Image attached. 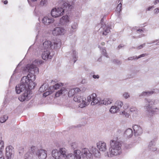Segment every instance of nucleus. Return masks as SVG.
Listing matches in <instances>:
<instances>
[{"label":"nucleus","mask_w":159,"mask_h":159,"mask_svg":"<svg viewBox=\"0 0 159 159\" xmlns=\"http://www.w3.org/2000/svg\"><path fill=\"white\" fill-rule=\"evenodd\" d=\"M36 85L34 81H32L27 76H24L22 78L20 83L16 86V92L17 93L19 94L25 90L26 91L28 89H33Z\"/></svg>","instance_id":"obj_1"},{"label":"nucleus","mask_w":159,"mask_h":159,"mask_svg":"<svg viewBox=\"0 0 159 159\" xmlns=\"http://www.w3.org/2000/svg\"><path fill=\"white\" fill-rule=\"evenodd\" d=\"M121 142L117 140H111L110 142L108 157H112L119 155L121 153Z\"/></svg>","instance_id":"obj_2"},{"label":"nucleus","mask_w":159,"mask_h":159,"mask_svg":"<svg viewBox=\"0 0 159 159\" xmlns=\"http://www.w3.org/2000/svg\"><path fill=\"white\" fill-rule=\"evenodd\" d=\"M144 102L145 104L144 107L147 113L150 116H152L155 114L159 113V108H152L151 105L155 104V100L154 99L145 98Z\"/></svg>","instance_id":"obj_3"},{"label":"nucleus","mask_w":159,"mask_h":159,"mask_svg":"<svg viewBox=\"0 0 159 159\" xmlns=\"http://www.w3.org/2000/svg\"><path fill=\"white\" fill-rule=\"evenodd\" d=\"M24 70L29 72L27 77L33 81L36 79L35 75L38 74L39 72V68L36 67V65L34 64L33 62L32 64H27L24 68Z\"/></svg>","instance_id":"obj_4"},{"label":"nucleus","mask_w":159,"mask_h":159,"mask_svg":"<svg viewBox=\"0 0 159 159\" xmlns=\"http://www.w3.org/2000/svg\"><path fill=\"white\" fill-rule=\"evenodd\" d=\"M61 46L60 42H52L49 40H46L43 43V48L45 49H57Z\"/></svg>","instance_id":"obj_5"},{"label":"nucleus","mask_w":159,"mask_h":159,"mask_svg":"<svg viewBox=\"0 0 159 159\" xmlns=\"http://www.w3.org/2000/svg\"><path fill=\"white\" fill-rule=\"evenodd\" d=\"M67 151L64 148H60L59 150L54 149L52 151V157L55 159H61L66 156Z\"/></svg>","instance_id":"obj_6"},{"label":"nucleus","mask_w":159,"mask_h":159,"mask_svg":"<svg viewBox=\"0 0 159 159\" xmlns=\"http://www.w3.org/2000/svg\"><path fill=\"white\" fill-rule=\"evenodd\" d=\"M87 102H86V105L88 104L90 102H91V104L92 105H94L98 104V102L100 101V98H97L96 94L95 93H93L91 95L89 96L87 98Z\"/></svg>","instance_id":"obj_7"},{"label":"nucleus","mask_w":159,"mask_h":159,"mask_svg":"<svg viewBox=\"0 0 159 159\" xmlns=\"http://www.w3.org/2000/svg\"><path fill=\"white\" fill-rule=\"evenodd\" d=\"M31 91L28 89L25 91L23 94L18 98V99L21 102L28 101L31 98Z\"/></svg>","instance_id":"obj_8"},{"label":"nucleus","mask_w":159,"mask_h":159,"mask_svg":"<svg viewBox=\"0 0 159 159\" xmlns=\"http://www.w3.org/2000/svg\"><path fill=\"white\" fill-rule=\"evenodd\" d=\"M74 100L75 102L80 103L79 105V107L81 108L84 107L86 105L85 101L86 98L83 96H81L80 94L75 96L74 98Z\"/></svg>","instance_id":"obj_9"},{"label":"nucleus","mask_w":159,"mask_h":159,"mask_svg":"<svg viewBox=\"0 0 159 159\" xmlns=\"http://www.w3.org/2000/svg\"><path fill=\"white\" fill-rule=\"evenodd\" d=\"M64 13L63 9L59 7L55 8L52 10L51 15L53 17H57L63 15Z\"/></svg>","instance_id":"obj_10"},{"label":"nucleus","mask_w":159,"mask_h":159,"mask_svg":"<svg viewBox=\"0 0 159 159\" xmlns=\"http://www.w3.org/2000/svg\"><path fill=\"white\" fill-rule=\"evenodd\" d=\"M6 152L7 159H11L13 157L14 152L12 146L7 147L6 148Z\"/></svg>","instance_id":"obj_11"},{"label":"nucleus","mask_w":159,"mask_h":159,"mask_svg":"<svg viewBox=\"0 0 159 159\" xmlns=\"http://www.w3.org/2000/svg\"><path fill=\"white\" fill-rule=\"evenodd\" d=\"M74 154L70 153L73 159H84L83 157L82 151L79 150H76L74 151Z\"/></svg>","instance_id":"obj_12"},{"label":"nucleus","mask_w":159,"mask_h":159,"mask_svg":"<svg viewBox=\"0 0 159 159\" xmlns=\"http://www.w3.org/2000/svg\"><path fill=\"white\" fill-rule=\"evenodd\" d=\"M39 159H45L47 157V151L43 149L38 150L36 153Z\"/></svg>","instance_id":"obj_13"},{"label":"nucleus","mask_w":159,"mask_h":159,"mask_svg":"<svg viewBox=\"0 0 159 159\" xmlns=\"http://www.w3.org/2000/svg\"><path fill=\"white\" fill-rule=\"evenodd\" d=\"M65 33V30L63 28L57 27L53 30L52 33L54 35H61L64 34Z\"/></svg>","instance_id":"obj_14"},{"label":"nucleus","mask_w":159,"mask_h":159,"mask_svg":"<svg viewBox=\"0 0 159 159\" xmlns=\"http://www.w3.org/2000/svg\"><path fill=\"white\" fill-rule=\"evenodd\" d=\"M97 147L99 151L105 152L107 150L106 144L104 142L99 141L96 144Z\"/></svg>","instance_id":"obj_15"},{"label":"nucleus","mask_w":159,"mask_h":159,"mask_svg":"<svg viewBox=\"0 0 159 159\" xmlns=\"http://www.w3.org/2000/svg\"><path fill=\"white\" fill-rule=\"evenodd\" d=\"M84 159L86 158L87 159H91L92 157V153L87 148H84L82 150Z\"/></svg>","instance_id":"obj_16"},{"label":"nucleus","mask_w":159,"mask_h":159,"mask_svg":"<svg viewBox=\"0 0 159 159\" xmlns=\"http://www.w3.org/2000/svg\"><path fill=\"white\" fill-rule=\"evenodd\" d=\"M134 131V135L135 136L140 135L143 133L142 128L138 125H134L133 127Z\"/></svg>","instance_id":"obj_17"},{"label":"nucleus","mask_w":159,"mask_h":159,"mask_svg":"<svg viewBox=\"0 0 159 159\" xmlns=\"http://www.w3.org/2000/svg\"><path fill=\"white\" fill-rule=\"evenodd\" d=\"M159 93V89H154L153 90L148 91H144L141 93L140 95L139 96H149L153 94V93Z\"/></svg>","instance_id":"obj_18"},{"label":"nucleus","mask_w":159,"mask_h":159,"mask_svg":"<svg viewBox=\"0 0 159 159\" xmlns=\"http://www.w3.org/2000/svg\"><path fill=\"white\" fill-rule=\"evenodd\" d=\"M51 53L49 50H46V51H44L42 55V58L44 60H47L48 59H51L52 57L53 54L51 55Z\"/></svg>","instance_id":"obj_19"},{"label":"nucleus","mask_w":159,"mask_h":159,"mask_svg":"<svg viewBox=\"0 0 159 159\" xmlns=\"http://www.w3.org/2000/svg\"><path fill=\"white\" fill-rule=\"evenodd\" d=\"M54 21V19L47 16L44 17L42 20L43 23L46 25H48L53 23Z\"/></svg>","instance_id":"obj_20"},{"label":"nucleus","mask_w":159,"mask_h":159,"mask_svg":"<svg viewBox=\"0 0 159 159\" xmlns=\"http://www.w3.org/2000/svg\"><path fill=\"white\" fill-rule=\"evenodd\" d=\"M110 27L106 25H103L99 30H103L101 33L103 35H106L110 32Z\"/></svg>","instance_id":"obj_21"},{"label":"nucleus","mask_w":159,"mask_h":159,"mask_svg":"<svg viewBox=\"0 0 159 159\" xmlns=\"http://www.w3.org/2000/svg\"><path fill=\"white\" fill-rule=\"evenodd\" d=\"M156 141V139H152L149 142L148 148L151 151H155L157 150V148L155 146V142Z\"/></svg>","instance_id":"obj_22"},{"label":"nucleus","mask_w":159,"mask_h":159,"mask_svg":"<svg viewBox=\"0 0 159 159\" xmlns=\"http://www.w3.org/2000/svg\"><path fill=\"white\" fill-rule=\"evenodd\" d=\"M69 21L68 17L67 15L63 16L60 19V24L62 25H66Z\"/></svg>","instance_id":"obj_23"},{"label":"nucleus","mask_w":159,"mask_h":159,"mask_svg":"<svg viewBox=\"0 0 159 159\" xmlns=\"http://www.w3.org/2000/svg\"><path fill=\"white\" fill-rule=\"evenodd\" d=\"M112 101V100H111L108 98H105L102 100H101L100 99V101H99L98 104L99 105L101 104L108 105L111 103Z\"/></svg>","instance_id":"obj_24"},{"label":"nucleus","mask_w":159,"mask_h":159,"mask_svg":"<svg viewBox=\"0 0 159 159\" xmlns=\"http://www.w3.org/2000/svg\"><path fill=\"white\" fill-rule=\"evenodd\" d=\"M91 152L96 157L100 156V153L98 149L94 147H92L90 150Z\"/></svg>","instance_id":"obj_25"},{"label":"nucleus","mask_w":159,"mask_h":159,"mask_svg":"<svg viewBox=\"0 0 159 159\" xmlns=\"http://www.w3.org/2000/svg\"><path fill=\"white\" fill-rule=\"evenodd\" d=\"M124 135L127 138H131L133 135L132 130L131 128H128L125 131Z\"/></svg>","instance_id":"obj_26"},{"label":"nucleus","mask_w":159,"mask_h":159,"mask_svg":"<svg viewBox=\"0 0 159 159\" xmlns=\"http://www.w3.org/2000/svg\"><path fill=\"white\" fill-rule=\"evenodd\" d=\"M67 92L66 89L64 88H62L61 89L57 91L55 94V96L56 97H59L61 94H65L67 93Z\"/></svg>","instance_id":"obj_27"},{"label":"nucleus","mask_w":159,"mask_h":159,"mask_svg":"<svg viewBox=\"0 0 159 159\" xmlns=\"http://www.w3.org/2000/svg\"><path fill=\"white\" fill-rule=\"evenodd\" d=\"M48 87V85L47 84H43L39 88V92L40 93H42L46 91Z\"/></svg>","instance_id":"obj_28"},{"label":"nucleus","mask_w":159,"mask_h":159,"mask_svg":"<svg viewBox=\"0 0 159 159\" xmlns=\"http://www.w3.org/2000/svg\"><path fill=\"white\" fill-rule=\"evenodd\" d=\"M38 150L36 147L32 146L30 147V148L29 149L28 152H30V153H32L33 155L34 154H36Z\"/></svg>","instance_id":"obj_29"},{"label":"nucleus","mask_w":159,"mask_h":159,"mask_svg":"<svg viewBox=\"0 0 159 159\" xmlns=\"http://www.w3.org/2000/svg\"><path fill=\"white\" fill-rule=\"evenodd\" d=\"M123 105V102L120 101H117L115 104V106L116 107V108L119 111L120 109V108Z\"/></svg>","instance_id":"obj_30"},{"label":"nucleus","mask_w":159,"mask_h":159,"mask_svg":"<svg viewBox=\"0 0 159 159\" xmlns=\"http://www.w3.org/2000/svg\"><path fill=\"white\" fill-rule=\"evenodd\" d=\"M4 149V142L0 143V159H4L2 151Z\"/></svg>","instance_id":"obj_31"},{"label":"nucleus","mask_w":159,"mask_h":159,"mask_svg":"<svg viewBox=\"0 0 159 159\" xmlns=\"http://www.w3.org/2000/svg\"><path fill=\"white\" fill-rule=\"evenodd\" d=\"M72 57L74 63H75L77 60L78 56L75 50L73 49L72 51Z\"/></svg>","instance_id":"obj_32"},{"label":"nucleus","mask_w":159,"mask_h":159,"mask_svg":"<svg viewBox=\"0 0 159 159\" xmlns=\"http://www.w3.org/2000/svg\"><path fill=\"white\" fill-rule=\"evenodd\" d=\"M24 159H33V154L30 152H27L24 156Z\"/></svg>","instance_id":"obj_33"},{"label":"nucleus","mask_w":159,"mask_h":159,"mask_svg":"<svg viewBox=\"0 0 159 159\" xmlns=\"http://www.w3.org/2000/svg\"><path fill=\"white\" fill-rule=\"evenodd\" d=\"M110 111L111 113H115L118 112L119 111L116 108V107L114 105L112 106L110 109Z\"/></svg>","instance_id":"obj_34"},{"label":"nucleus","mask_w":159,"mask_h":159,"mask_svg":"<svg viewBox=\"0 0 159 159\" xmlns=\"http://www.w3.org/2000/svg\"><path fill=\"white\" fill-rule=\"evenodd\" d=\"M8 116L7 115L1 116L0 118V122L1 123L5 122L7 119Z\"/></svg>","instance_id":"obj_35"},{"label":"nucleus","mask_w":159,"mask_h":159,"mask_svg":"<svg viewBox=\"0 0 159 159\" xmlns=\"http://www.w3.org/2000/svg\"><path fill=\"white\" fill-rule=\"evenodd\" d=\"M122 4L121 2H120L117 5L116 8V11L120 13L122 10Z\"/></svg>","instance_id":"obj_36"},{"label":"nucleus","mask_w":159,"mask_h":159,"mask_svg":"<svg viewBox=\"0 0 159 159\" xmlns=\"http://www.w3.org/2000/svg\"><path fill=\"white\" fill-rule=\"evenodd\" d=\"M70 154H68L67 152L66 153V156L65 157H62V159H73L72 157H71Z\"/></svg>","instance_id":"obj_37"},{"label":"nucleus","mask_w":159,"mask_h":159,"mask_svg":"<svg viewBox=\"0 0 159 159\" xmlns=\"http://www.w3.org/2000/svg\"><path fill=\"white\" fill-rule=\"evenodd\" d=\"M75 94V91L74 89L70 90L68 93V96L70 97L73 96Z\"/></svg>","instance_id":"obj_38"},{"label":"nucleus","mask_w":159,"mask_h":159,"mask_svg":"<svg viewBox=\"0 0 159 159\" xmlns=\"http://www.w3.org/2000/svg\"><path fill=\"white\" fill-rule=\"evenodd\" d=\"M78 27V25L77 23L74 22L71 25V28L73 30L72 31H73L74 30V31H75Z\"/></svg>","instance_id":"obj_39"},{"label":"nucleus","mask_w":159,"mask_h":159,"mask_svg":"<svg viewBox=\"0 0 159 159\" xmlns=\"http://www.w3.org/2000/svg\"><path fill=\"white\" fill-rule=\"evenodd\" d=\"M37 1V0H28L29 4L32 7H33L35 5L34 2Z\"/></svg>","instance_id":"obj_40"},{"label":"nucleus","mask_w":159,"mask_h":159,"mask_svg":"<svg viewBox=\"0 0 159 159\" xmlns=\"http://www.w3.org/2000/svg\"><path fill=\"white\" fill-rule=\"evenodd\" d=\"M68 5V4L66 2H63L62 4L61 5V7H59V8H61L63 9L64 11L65 8H67Z\"/></svg>","instance_id":"obj_41"},{"label":"nucleus","mask_w":159,"mask_h":159,"mask_svg":"<svg viewBox=\"0 0 159 159\" xmlns=\"http://www.w3.org/2000/svg\"><path fill=\"white\" fill-rule=\"evenodd\" d=\"M101 50L102 51V54L104 56L108 58V56L107 55L105 49L104 48H102L101 49Z\"/></svg>","instance_id":"obj_42"},{"label":"nucleus","mask_w":159,"mask_h":159,"mask_svg":"<svg viewBox=\"0 0 159 159\" xmlns=\"http://www.w3.org/2000/svg\"><path fill=\"white\" fill-rule=\"evenodd\" d=\"M123 96L125 99H127L130 97V95L128 92H125L123 94Z\"/></svg>","instance_id":"obj_43"},{"label":"nucleus","mask_w":159,"mask_h":159,"mask_svg":"<svg viewBox=\"0 0 159 159\" xmlns=\"http://www.w3.org/2000/svg\"><path fill=\"white\" fill-rule=\"evenodd\" d=\"M52 92V91H46L43 94V96L46 97L48 95L51 94Z\"/></svg>","instance_id":"obj_44"},{"label":"nucleus","mask_w":159,"mask_h":159,"mask_svg":"<svg viewBox=\"0 0 159 159\" xmlns=\"http://www.w3.org/2000/svg\"><path fill=\"white\" fill-rule=\"evenodd\" d=\"M47 2V0H41L40 2V5L42 6L46 5Z\"/></svg>","instance_id":"obj_45"},{"label":"nucleus","mask_w":159,"mask_h":159,"mask_svg":"<svg viewBox=\"0 0 159 159\" xmlns=\"http://www.w3.org/2000/svg\"><path fill=\"white\" fill-rule=\"evenodd\" d=\"M137 56H134L133 57H128L127 59V60L128 61H132L133 60H137Z\"/></svg>","instance_id":"obj_46"},{"label":"nucleus","mask_w":159,"mask_h":159,"mask_svg":"<svg viewBox=\"0 0 159 159\" xmlns=\"http://www.w3.org/2000/svg\"><path fill=\"white\" fill-rule=\"evenodd\" d=\"M60 86V84L58 83L55 84V85H53L52 87L50 86L49 87V89H50L52 87L54 88L55 89H58L59 87Z\"/></svg>","instance_id":"obj_47"},{"label":"nucleus","mask_w":159,"mask_h":159,"mask_svg":"<svg viewBox=\"0 0 159 159\" xmlns=\"http://www.w3.org/2000/svg\"><path fill=\"white\" fill-rule=\"evenodd\" d=\"M71 147L74 149H76L78 147L77 143L75 142L72 143L71 144Z\"/></svg>","instance_id":"obj_48"},{"label":"nucleus","mask_w":159,"mask_h":159,"mask_svg":"<svg viewBox=\"0 0 159 159\" xmlns=\"http://www.w3.org/2000/svg\"><path fill=\"white\" fill-rule=\"evenodd\" d=\"M113 62L117 65H120L121 64V62L118 60L114 59L113 60Z\"/></svg>","instance_id":"obj_49"},{"label":"nucleus","mask_w":159,"mask_h":159,"mask_svg":"<svg viewBox=\"0 0 159 159\" xmlns=\"http://www.w3.org/2000/svg\"><path fill=\"white\" fill-rule=\"evenodd\" d=\"M33 63H37V64L38 65H39L42 64L43 63V61L41 60H40L39 61H37L36 60L35 61H34V62H33Z\"/></svg>","instance_id":"obj_50"},{"label":"nucleus","mask_w":159,"mask_h":159,"mask_svg":"<svg viewBox=\"0 0 159 159\" xmlns=\"http://www.w3.org/2000/svg\"><path fill=\"white\" fill-rule=\"evenodd\" d=\"M120 114H123L126 117H128L129 116V114L127 112H125V111H122L121 113H120Z\"/></svg>","instance_id":"obj_51"},{"label":"nucleus","mask_w":159,"mask_h":159,"mask_svg":"<svg viewBox=\"0 0 159 159\" xmlns=\"http://www.w3.org/2000/svg\"><path fill=\"white\" fill-rule=\"evenodd\" d=\"M137 109L134 107H132L130 108V111L131 112H136L137 111Z\"/></svg>","instance_id":"obj_52"},{"label":"nucleus","mask_w":159,"mask_h":159,"mask_svg":"<svg viewBox=\"0 0 159 159\" xmlns=\"http://www.w3.org/2000/svg\"><path fill=\"white\" fill-rule=\"evenodd\" d=\"M132 147V145H129L127 144H125V148L127 149L131 148Z\"/></svg>","instance_id":"obj_53"},{"label":"nucleus","mask_w":159,"mask_h":159,"mask_svg":"<svg viewBox=\"0 0 159 159\" xmlns=\"http://www.w3.org/2000/svg\"><path fill=\"white\" fill-rule=\"evenodd\" d=\"M145 43H144L139 46L138 47H137V48L138 49H141L144 46H145Z\"/></svg>","instance_id":"obj_54"},{"label":"nucleus","mask_w":159,"mask_h":159,"mask_svg":"<svg viewBox=\"0 0 159 159\" xmlns=\"http://www.w3.org/2000/svg\"><path fill=\"white\" fill-rule=\"evenodd\" d=\"M93 78L94 79H98L99 78V76L98 75H92Z\"/></svg>","instance_id":"obj_55"},{"label":"nucleus","mask_w":159,"mask_h":159,"mask_svg":"<svg viewBox=\"0 0 159 159\" xmlns=\"http://www.w3.org/2000/svg\"><path fill=\"white\" fill-rule=\"evenodd\" d=\"M154 12L155 14H157L159 12V8H156L154 10Z\"/></svg>","instance_id":"obj_56"},{"label":"nucleus","mask_w":159,"mask_h":159,"mask_svg":"<svg viewBox=\"0 0 159 159\" xmlns=\"http://www.w3.org/2000/svg\"><path fill=\"white\" fill-rule=\"evenodd\" d=\"M146 55V54H144V53L140 55L138 57H137V59H139L141 57H144Z\"/></svg>","instance_id":"obj_57"},{"label":"nucleus","mask_w":159,"mask_h":159,"mask_svg":"<svg viewBox=\"0 0 159 159\" xmlns=\"http://www.w3.org/2000/svg\"><path fill=\"white\" fill-rule=\"evenodd\" d=\"M136 32L138 33H139V34L142 33H143V30L140 29H137L136 30Z\"/></svg>","instance_id":"obj_58"},{"label":"nucleus","mask_w":159,"mask_h":159,"mask_svg":"<svg viewBox=\"0 0 159 159\" xmlns=\"http://www.w3.org/2000/svg\"><path fill=\"white\" fill-rule=\"evenodd\" d=\"M139 72V70H134L132 72V74L134 75H135Z\"/></svg>","instance_id":"obj_59"},{"label":"nucleus","mask_w":159,"mask_h":159,"mask_svg":"<svg viewBox=\"0 0 159 159\" xmlns=\"http://www.w3.org/2000/svg\"><path fill=\"white\" fill-rule=\"evenodd\" d=\"M75 91V93L77 92H79L81 91L80 89L78 88H76L75 89H73Z\"/></svg>","instance_id":"obj_60"},{"label":"nucleus","mask_w":159,"mask_h":159,"mask_svg":"<svg viewBox=\"0 0 159 159\" xmlns=\"http://www.w3.org/2000/svg\"><path fill=\"white\" fill-rule=\"evenodd\" d=\"M129 107V105L128 104H125L124 106H123V108L124 109H126L128 108Z\"/></svg>","instance_id":"obj_61"},{"label":"nucleus","mask_w":159,"mask_h":159,"mask_svg":"<svg viewBox=\"0 0 159 159\" xmlns=\"http://www.w3.org/2000/svg\"><path fill=\"white\" fill-rule=\"evenodd\" d=\"M154 8V7L153 6H150L147 9V10L148 11H150L151 9Z\"/></svg>","instance_id":"obj_62"},{"label":"nucleus","mask_w":159,"mask_h":159,"mask_svg":"<svg viewBox=\"0 0 159 159\" xmlns=\"http://www.w3.org/2000/svg\"><path fill=\"white\" fill-rule=\"evenodd\" d=\"M158 41V40L157 39H156V40H154L152 41L150 43H148V44H152V43H156Z\"/></svg>","instance_id":"obj_63"},{"label":"nucleus","mask_w":159,"mask_h":159,"mask_svg":"<svg viewBox=\"0 0 159 159\" xmlns=\"http://www.w3.org/2000/svg\"><path fill=\"white\" fill-rule=\"evenodd\" d=\"M159 3V0H155V1L154 2V4L156 5L157 4H158Z\"/></svg>","instance_id":"obj_64"}]
</instances>
